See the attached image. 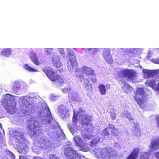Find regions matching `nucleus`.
I'll return each instance as SVG.
<instances>
[{"mask_svg":"<svg viewBox=\"0 0 159 159\" xmlns=\"http://www.w3.org/2000/svg\"><path fill=\"white\" fill-rule=\"evenodd\" d=\"M30 58L31 61L36 65L38 66L40 64V63L35 54L32 53L30 56Z\"/></svg>","mask_w":159,"mask_h":159,"instance_id":"6ab92c4d","label":"nucleus"},{"mask_svg":"<svg viewBox=\"0 0 159 159\" xmlns=\"http://www.w3.org/2000/svg\"><path fill=\"white\" fill-rule=\"evenodd\" d=\"M150 73H148V75H149V76H150Z\"/></svg>","mask_w":159,"mask_h":159,"instance_id":"864d4df0","label":"nucleus"},{"mask_svg":"<svg viewBox=\"0 0 159 159\" xmlns=\"http://www.w3.org/2000/svg\"><path fill=\"white\" fill-rule=\"evenodd\" d=\"M52 129H61L59 124L57 122L54 123Z\"/></svg>","mask_w":159,"mask_h":159,"instance_id":"7c9ffc66","label":"nucleus"},{"mask_svg":"<svg viewBox=\"0 0 159 159\" xmlns=\"http://www.w3.org/2000/svg\"><path fill=\"white\" fill-rule=\"evenodd\" d=\"M58 112L59 115L62 119L67 116V111L65 106L63 105L59 106L58 108Z\"/></svg>","mask_w":159,"mask_h":159,"instance_id":"1a4fd4ad","label":"nucleus"},{"mask_svg":"<svg viewBox=\"0 0 159 159\" xmlns=\"http://www.w3.org/2000/svg\"><path fill=\"white\" fill-rule=\"evenodd\" d=\"M109 52L107 50L104 51L103 55L106 61L109 64H111L113 62L111 56L109 53Z\"/></svg>","mask_w":159,"mask_h":159,"instance_id":"2eb2a0df","label":"nucleus"},{"mask_svg":"<svg viewBox=\"0 0 159 159\" xmlns=\"http://www.w3.org/2000/svg\"><path fill=\"white\" fill-rule=\"evenodd\" d=\"M91 135H88L87 134H84L83 136V137L84 139H87V140H89L91 139Z\"/></svg>","mask_w":159,"mask_h":159,"instance_id":"72a5a7b5","label":"nucleus"},{"mask_svg":"<svg viewBox=\"0 0 159 159\" xmlns=\"http://www.w3.org/2000/svg\"><path fill=\"white\" fill-rule=\"evenodd\" d=\"M134 93L135 96L134 98L135 100L142 109L144 108L145 101L143 98L145 95L144 89L143 88H137Z\"/></svg>","mask_w":159,"mask_h":159,"instance_id":"f03ea898","label":"nucleus"},{"mask_svg":"<svg viewBox=\"0 0 159 159\" xmlns=\"http://www.w3.org/2000/svg\"><path fill=\"white\" fill-rule=\"evenodd\" d=\"M150 148L153 150L159 149V137L154 140H152L149 146Z\"/></svg>","mask_w":159,"mask_h":159,"instance_id":"f8f14e48","label":"nucleus"},{"mask_svg":"<svg viewBox=\"0 0 159 159\" xmlns=\"http://www.w3.org/2000/svg\"><path fill=\"white\" fill-rule=\"evenodd\" d=\"M11 157L12 159H15V156L14 154L9 150L6 151L5 153L1 159H8V157Z\"/></svg>","mask_w":159,"mask_h":159,"instance_id":"a211bd4d","label":"nucleus"},{"mask_svg":"<svg viewBox=\"0 0 159 159\" xmlns=\"http://www.w3.org/2000/svg\"><path fill=\"white\" fill-rule=\"evenodd\" d=\"M30 132L33 133V134L32 135V136H34L35 134H36V133L35 132V130H30Z\"/></svg>","mask_w":159,"mask_h":159,"instance_id":"37998d69","label":"nucleus"},{"mask_svg":"<svg viewBox=\"0 0 159 159\" xmlns=\"http://www.w3.org/2000/svg\"><path fill=\"white\" fill-rule=\"evenodd\" d=\"M93 53V54H95V52H94Z\"/></svg>","mask_w":159,"mask_h":159,"instance_id":"5fc2aeb1","label":"nucleus"},{"mask_svg":"<svg viewBox=\"0 0 159 159\" xmlns=\"http://www.w3.org/2000/svg\"><path fill=\"white\" fill-rule=\"evenodd\" d=\"M48 77L52 81L58 82L62 83L63 80L61 77L58 75L55 71L52 70L49 67H46L43 69Z\"/></svg>","mask_w":159,"mask_h":159,"instance_id":"7ed1b4c3","label":"nucleus"},{"mask_svg":"<svg viewBox=\"0 0 159 159\" xmlns=\"http://www.w3.org/2000/svg\"><path fill=\"white\" fill-rule=\"evenodd\" d=\"M4 130H2L3 134H2L0 131V146L5 145V144L6 139L3 137L4 134Z\"/></svg>","mask_w":159,"mask_h":159,"instance_id":"5701e85b","label":"nucleus"},{"mask_svg":"<svg viewBox=\"0 0 159 159\" xmlns=\"http://www.w3.org/2000/svg\"><path fill=\"white\" fill-rule=\"evenodd\" d=\"M11 51L9 48L4 49L1 52V54L2 56L8 57L11 54Z\"/></svg>","mask_w":159,"mask_h":159,"instance_id":"4be33fe9","label":"nucleus"},{"mask_svg":"<svg viewBox=\"0 0 159 159\" xmlns=\"http://www.w3.org/2000/svg\"><path fill=\"white\" fill-rule=\"evenodd\" d=\"M148 85L153 88L156 86V81L154 80H151L147 82Z\"/></svg>","mask_w":159,"mask_h":159,"instance_id":"c85d7f7f","label":"nucleus"},{"mask_svg":"<svg viewBox=\"0 0 159 159\" xmlns=\"http://www.w3.org/2000/svg\"><path fill=\"white\" fill-rule=\"evenodd\" d=\"M133 127L134 129H138L139 128V126L138 124L134 123L133 124Z\"/></svg>","mask_w":159,"mask_h":159,"instance_id":"c9c22d12","label":"nucleus"},{"mask_svg":"<svg viewBox=\"0 0 159 159\" xmlns=\"http://www.w3.org/2000/svg\"><path fill=\"white\" fill-rule=\"evenodd\" d=\"M39 144L41 148L45 149L51 148L53 144L51 141L46 138L41 139Z\"/></svg>","mask_w":159,"mask_h":159,"instance_id":"0eeeda50","label":"nucleus"},{"mask_svg":"<svg viewBox=\"0 0 159 159\" xmlns=\"http://www.w3.org/2000/svg\"><path fill=\"white\" fill-rule=\"evenodd\" d=\"M24 68L28 70V71L30 72H37L38 71V70H36L35 69H34L31 67H30L27 64H25L23 66Z\"/></svg>","mask_w":159,"mask_h":159,"instance_id":"cd10ccee","label":"nucleus"},{"mask_svg":"<svg viewBox=\"0 0 159 159\" xmlns=\"http://www.w3.org/2000/svg\"><path fill=\"white\" fill-rule=\"evenodd\" d=\"M91 80L92 81V83L94 84L95 83L97 82V80L95 77L92 78Z\"/></svg>","mask_w":159,"mask_h":159,"instance_id":"58836bf2","label":"nucleus"},{"mask_svg":"<svg viewBox=\"0 0 159 159\" xmlns=\"http://www.w3.org/2000/svg\"><path fill=\"white\" fill-rule=\"evenodd\" d=\"M77 115L75 113H74L72 118V121L73 122L76 123L77 121Z\"/></svg>","mask_w":159,"mask_h":159,"instance_id":"2f4dec72","label":"nucleus"},{"mask_svg":"<svg viewBox=\"0 0 159 159\" xmlns=\"http://www.w3.org/2000/svg\"><path fill=\"white\" fill-rule=\"evenodd\" d=\"M33 159H43L42 158L39 156H35L34 157Z\"/></svg>","mask_w":159,"mask_h":159,"instance_id":"a18cd8bd","label":"nucleus"},{"mask_svg":"<svg viewBox=\"0 0 159 159\" xmlns=\"http://www.w3.org/2000/svg\"><path fill=\"white\" fill-rule=\"evenodd\" d=\"M102 134L103 136H105L108 135H109V133L107 130H103Z\"/></svg>","mask_w":159,"mask_h":159,"instance_id":"473e14b6","label":"nucleus"},{"mask_svg":"<svg viewBox=\"0 0 159 159\" xmlns=\"http://www.w3.org/2000/svg\"><path fill=\"white\" fill-rule=\"evenodd\" d=\"M81 69L82 72L87 75H95L94 71L91 68L84 66Z\"/></svg>","mask_w":159,"mask_h":159,"instance_id":"ddd939ff","label":"nucleus"},{"mask_svg":"<svg viewBox=\"0 0 159 159\" xmlns=\"http://www.w3.org/2000/svg\"><path fill=\"white\" fill-rule=\"evenodd\" d=\"M157 126L159 127V117L157 118Z\"/></svg>","mask_w":159,"mask_h":159,"instance_id":"49530a36","label":"nucleus"},{"mask_svg":"<svg viewBox=\"0 0 159 159\" xmlns=\"http://www.w3.org/2000/svg\"><path fill=\"white\" fill-rule=\"evenodd\" d=\"M154 155L156 158L159 159V152H156Z\"/></svg>","mask_w":159,"mask_h":159,"instance_id":"79ce46f5","label":"nucleus"},{"mask_svg":"<svg viewBox=\"0 0 159 159\" xmlns=\"http://www.w3.org/2000/svg\"><path fill=\"white\" fill-rule=\"evenodd\" d=\"M100 138L99 137H97L93 139L91 142L90 145L91 146L93 147L96 146V144L99 142Z\"/></svg>","mask_w":159,"mask_h":159,"instance_id":"a878e982","label":"nucleus"},{"mask_svg":"<svg viewBox=\"0 0 159 159\" xmlns=\"http://www.w3.org/2000/svg\"><path fill=\"white\" fill-rule=\"evenodd\" d=\"M120 73L122 77H126L128 79L132 80L135 76V72L133 70L127 69L121 70Z\"/></svg>","mask_w":159,"mask_h":159,"instance_id":"423d86ee","label":"nucleus"},{"mask_svg":"<svg viewBox=\"0 0 159 159\" xmlns=\"http://www.w3.org/2000/svg\"><path fill=\"white\" fill-rule=\"evenodd\" d=\"M150 154L148 152H142L140 155V159H149Z\"/></svg>","mask_w":159,"mask_h":159,"instance_id":"bb28decb","label":"nucleus"},{"mask_svg":"<svg viewBox=\"0 0 159 159\" xmlns=\"http://www.w3.org/2000/svg\"><path fill=\"white\" fill-rule=\"evenodd\" d=\"M52 62L53 66L57 68H60L62 65L60 61L59 57L56 55H54L52 56Z\"/></svg>","mask_w":159,"mask_h":159,"instance_id":"9d476101","label":"nucleus"},{"mask_svg":"<svg viewBox=\"0 0 159 159\" xmlns=\"http://www.w3.org/2000/svg\"><path fill=\"white\" fill-rule=\"evenodd\" d=\"M45 49L46 52L48 54H50L51 53V51L52 50V48H46Z\"/></svg>","mask_w":159,"mask_h":159,"instance_id":"e433bc0d","label":"nucleus"},{"mask_svg":"<svg viewBox=\"0 0 159 159\" xmlns=\"http://www.w3.org/2000/svg\"><path fill=\"white\" fill-rule=\"evenodd\" d=\"M20 88V85L18 82H16L14 83L12 87V90L13 93L15 94H16L17 91L19 90Z\"/></svg>","mask_w":159,"mask_h":159,"instance_id":"412c9836","label":"nucleus"},{"mask_svg":"<svg viewBox=\"0 0 159 159\" xmlns=\"http://www.w3.org/2000/svg\"><path fill=\"white\" fill-rule=\"evenodd\" d=\"M109 129H114L115 126L114 125H113L109 124Z\"/></svg>","mask_w":159,"mask_h":159,"instance_id":"a19ab883","label":"nucleus"},{"mask_svg":"<svg viewBox=\"0 0 159 159\" xmlns=\"http://www.w3.org/2000/svg\"><path fill=\"white\" fill-rule=\"evenodd\" d=\"M9 132L11 136L14 137L16 140H18L17 142H19L22 139L23 135L20 132H18L15 130H12L9 131Z\"/></svg>","mask_w":159,"mask_h":159,"instance_id":"9b49d317","label":"nucleus"},{"mask_svg":"<svg viewBox=\"0 0 159 159\" xmlns=\"http://www.w3.org/2000/svg\"><path fill=\"white\" fill-rule=\"evenodd\" d=\"M13 96L9 94H6L3 96L2 105L11 114H14L16 111V103L12 98Z\"/></svg>","mask_w":159,"mask_h":159,"instance_id":"f257e3e1","label":"nucleus"},{"mask_svg":"<svg viewBox=\"0 0 159 159\" xmlns=\"http://www.w3.org/2000/svg\"><path fill=\"white\" fill-rule=\"evenodd\" d=\"M140 150L139 148H135L128 155L126 159H136L138 157Z\"/></svg>","mask_w":159,"mask_h":159,"instance_id":"4468645a","label":"nucleus"},{"mask_svg":"<svg viewBox=\"0 0 159 159\" xmlns=\"http://www.w3.org/2000/svg\"><path fill=\"white\" fill-rule=\"evenodd\" d=\"M64 154L68 159H80V155L75 150L67 147L64 151Z\"/></svg>","mask_w":159,"mask_h":159,"instance_id":"20e7f679","label":"nucleus"},{"mask_svg":"<svg viewBox=\"0 0 159 159\" xmlns=\"http://www.w3.org/2000/svg\"><path fill=\"white\" fill-rule=\"evenodd\" d=\"M111 119L113 120H114L116 119V115L115 114L111 113Z\"/></svg>","mask_w":159,"mask_h":159,"instance_id":"4c0bfd02","label":"nucleus"},{"mask_svg":"<svg viewBox=\"0 0 159 159\" xmlns=\"http://www.w3.org/2000/svg\"><path fill=\"white\" fill-rule=\"evenodd\" d=\"M157 89L159 91V82L158 84V85L157 87Z\"/></svg>","mask_w":159,"mask_h":159,"instance_id":"de8ad7c7","label":"nucleus"},{"mask_svg":"<svg viewBox=\"0 0 159 159\" xmlns=\"http://www.w3.org/2000/svg\"><path fill=\"white\" fill-rule=\"evenodd\" d=\"M77 72V73L76 74V78L82 79L83 80L84 85H85V84H91L89 82V81L87 79L84 78V76L82 75H80L78 71H75V73Z\"/></svg>","mask_w":159,"mask_h":159,"instance_id":"f3484780","label":"nucleus"},{"mask_svg":"<svg viewBox=\"0 0 159 159\" xmlns=\"http://www.w3.org/2000/svg\"><path fill=\"white\" fill-rule=\"evenodd\" d=\"M100 93L102 95H104L106 93V87L103 84H100L98 87Z\"/></svg>","mask_w":159,"mask_h":159,"instance_id":"393cba45","label":"nucleus"},{"mask_svg":"<svg viewBox=\"0 0 159 159\" xmlns=\"http://www.w3.org/2000/svg\"><path fill=\"white\" fill-rule=\"evenodd\" d=\"M97 49H94V52H97Z\"/></svg>","mask_w":159,"mask_h":159,"instance_id":"603ef678","label":"nucleus"},{"mask_svg":"<svg viewBox=\"0 0 159 159\" xmlns=\"http://www.w3.org/2000/svg\"><path fill=\"white\" fill-rule=\"evenodd\" d=\"M122 89L124 92L126 94L131 92L133 90V88L128 84H125L123 87Z\"/></svg>","mask_w":159,"mask_h":159,"instance_id":"aec40b11","label":"nucleus"},{"mask_svg":"<svg viewBox=\"0 0 159 159\" xmlns=\"http://www.w3.org/2000/svg\"><path fill=\"white\" fill-rule=\"evenodd\" d=\"M84 86L87 91L90 92L93 90V88L91 84H90L88 85L86 84L85 85H84Z\"/></svg>","mask_w":159,"mask_h":159,"instance_id":"c756f323","label":"nucleus"},{"mask_svg":"<svg viewBox=\"0 0 159 159\" xmlns=\"http://www.w3.org/2000/svg\"><path fill=\"white\" fill-rule=\"evenodd\" d=\"M152 61L154 63L159 64V57L152 59Z\"/></svg>","mask_w":159,"mask_h":159,"instance_id":"f704fd0d","label":"nucleus"},{"mask_svg":"<svg viewBox=\"0 0 159 159\" xmlns=\"http://www.w3.org/2000/svg\"><path fill=\"white\" fill-rule=\"evenodd\" d=\"M112 152L110 148L105 147L101 151V156L102 159H109L111 156Z\"/></svg>","mask_w":159,"mask_h":159,"instance_id":"6e6552de","label":"nucleus"},{"mask_svg":"<svg viewBox=\"0 0 159 159\" xmlns=\"http://www.w3.org/2000/svg\"><path fill=\"white\" fill-rule=\"evenodd\" d=\"M70 61L72 66V69L74 68L76 69L78 67L76 59L74 57L71 59H70Z\"/></svg>","mask_w":159,"mask_h":159,"instance_id":"b1692460","label":"nucleus"},{"mask_svg":"<svg viewBox=\"0 0 159 159\" xmlns=\"http://www.w3.org/2000/svg\"><path fill=\"white\" fill-rule=\"evenodd\" d=\"M19 159H29V158L26 156H20V157Z\"/></svg>","mask_w":159,"mask_h":159,"instance_id":"ea45409f","label":"nucleus"},{"mask_svg":"<svg viewBox=\"0 0 159 159\" xmlns=\"http://www.w3.org/2000/svg\"><path fill=\"white\" fill-rule=\"evenodd\" d=\"M72 125L71 124H69L68 125V128L69 129H73Z\"/></svg>","mask_w":159,"mask_h":159,"instance_id":"c03bdc74","label":"nucleus"},{"mask_svg":"<svg viewBox=\"0 0 159 159\" xmlns=\"http://www.w3.org/2000/svg\"><path fill=\"white\" fill-rule=\"evenodd\" d=\"M48 112L50 114H51V112L50 111L48 107Z\"/></svg>","mask_w":159,"mask_h":159,"instance_id":"3c124183","label":"nucleus"},{"mask_svg":"<svg viewBox=\"0 0 159 159\" xmlns=\"http://www.w3.org/2000/svg\"><path fill=\"white\" fill-rule=\"evenodd\" d=\"M74 139L76 146H78L82 149L84 147L85 145V143H83V141L79 136L74 137Z\"/></svg>","mask_w":159,"mask_h":159,"instance_id":"dca6fc26","label":"nucleus"},{"mask_svg":"<svg viewBox=\"0 0 159 159\" xmlns=\"http://www.w3.org/2000/svg\"><path fill=\"white\" fill-rule=\"evenodd\" d=\"M2 125L1 123H0V129H2Z\"/></svg>","mask_w":159,"mask_h":159,"instance_id":"8fccbe9b","label":"nucleus"},{"mask_svg":"<svg viewBox=\"0 0 159 159\" xmlns=\"http://www.w3.org/2000/svg\"><path fill=\"white\" fill-rule=\"evenodd\" d=\"M92 117L87 114L82 115L81 120V123L83 127H85L86 129H89L92 127V125L91 123Z\"/></svg>","mask_w":159,"mask_h":159,"instance_id":"39448f33","label":"nucleus"},{"mask_svg":"<svg viewBox=\"0 0 159 159\" xmlns=\"http://www.w3.org/2000/svg\"><path fill=\"white\" fill-rule=\"evenodd\" d=\"M70 130V131L72 133H73L74 132H75V131H76L75 130H74V129H73V130Z\"/></svg>","mask_w":159,"mask_h":159,"instance_id":"09e8293b","label":"nucleus"}]
</instances>
